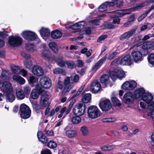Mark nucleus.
<instances>
[{
	"mask_svg": "<svg viewBox=\"0 0 154 154\" xmlns=\"http://www.w3.org/2000/svg\"><path fill=\"white\" fill-rule=\"evenodd\" d=\"M147 106V109L149 110H151L154 109V101L150 102L148 103Z\"/></svg>",
	"mask_w": 154,
	"mask_h": 154,
	"instance_id": "nucleus-56",
	"label": "nucleus"
},
{
	"mask_svg": "<svg viewBox=\"0 0 154 154\" xmlns=\"http://www.w3.org/2000/svg\"><path fill=\"white\" fill-rule=\"evenodd\" d=\"M16 96L17 97L19 100L23 99L25 95L23 91L21 89H18L16 91Z\"/></svg>",
	"mask_w": 154,
	"mask_h": 154,
	"instance_id": "nucleus-36",
	"label": "nucleus"
},
{
	"mask_svg": "<svg viewBox=\"0 0 154 154\" xmlns=\"http://www.w3.org/2000/svg\"><path fill=\"white\" fill-rule=\"evenodd\" d=\"M5 94L7 100L8 102H12L14 100L15 97L12 92L7 93Z\"/></svg>",
	"mask_w": 154,
	"mask_h": 154,
	"instance_id": "nucleus-37",
	"label": "nucleus"
},
{
	"mask_svg": "<svg viewBox=\"0 0 154 154\" xmlns=\"http://www.w3.org/2000/svg\"><path fill=\"white\" fill-rule=\"evenodd\" d=\"M40 82L41 86L45 88H48L51 85V80L47 76L41 77L40 78Z\"/></svg>",
	"mask_w": 154,
	"mask_h": 154,
	"instance_id": "nucleus-11",
	"label": "nucleus"
},
{
	"mask_svg": "<svg viewBox=\"0 0 154 154\" xmlns=\"http://www.w3.org/2000/svg\"><path fill=\"white\" fill-rule=\"evenodd\" d=\"M0 89L5 94L13 92V87L11 84L7 81L4 82L1 84V85L0 86Z\"/></svg>",
	"mask_w": 154,
	"mask_h": 154,
	"instance_id": "nucleus-8",
	"label": "nucleus"
},
{
	"mask_svg": "<svg viewBox=\"0 0 154 154\" xmlns=\"http://www.w3.org/2000/svg\"><path fill=\"white\" fill-rule=\"evenodd\" d=\"M112 101L114 104L119 106L121 105V103L119 102L118 99L116 97H113L112 98Z\"/></svg>",
	"mask_w": 154,
	"mask_h": 154,
	"instance_id": "nucleus-49",
	"label": "nucleus"
},
{
	"mask_svg": "<svg viewBox=\"0 0 154 154\" xmlns=\"http://www.w3.org/2000/svg\"><path fill=\"white\" fill-rule=\"evenodd\" d=\"M119 63L122 65L129 66L132 63L131 58L129 55H127L122 57L119 61Z\"/></svg>",
	"mask_w": 154,
	"mask_h": 154,
	"instance_id": "nucleus-19",
	"label": "nucleus"
},
{
	"mask_svg": "<svg viewBox=\"0 0 154 154\" xmlns=\"http://www.w3.org/2000/svg\"><path fill=\"white\" fill-rule=\"evenodd\" d=\"M68 68L72 69L75 67L74 63L72 61H66V64Z\"/></svg>",
	"mask_w": 154,
	"mask_h": 154,
	"instance_id": "nucleus-50",
	"label": "nucleus"
},
{
	"mask_svg": "<svg viewBox=\"0 0 154 154\" xmlns=\"http://www.w3.org/2000/svg\"><path fill=\"white\" fill-rule=\"evenodd\" d=\"M45 131V134L48 136H53L54 134V132L51 130H47L46 129Z\"/></svg>",
	"mask_w": 154,
	"mask_h": 154,
	"instance_id": "nucleus-61",
	"label": "nucleus"
},
{
	"mask_svg": "<svg viewBox=\"0 0 154 154\" xmlns=\"http://www.w3.org/2000/svg\"><path fill=\"white\" fill-rule=\"evenodd\" d=\"M55 61L57 64L61 67L64 66L66 64V61H65L62 58H57L55 59Z\"/></svg>",
	"mask_w": 154,
	"mask_h": 154,
	"instance_id": "nucleus-38",
	"label": "nucleus"
},
{
	"mask_svg": "<svg viewBox=\"0 0 154 154\" xmlns=\"http://www.w3.org/2000/svg\"><path fill=\"white\" fill-rule=\"evenodd\" d=\"M147 106V109L149 110H151L154 109V101L150 102L148 103Z\"/></svg>",
	"mask_w": 154,
	"mask_h": 154,
	"instance_id": "nucleus-58",
	"label": "nucleus"
},
{
	"mask_svg": "<svg viewBox=\"0 0 154 154\" xmlns=\"http://www.w3.org/2000/svg\"><path fill=\"white\" fill-rule=\"evenodd\" d=\"M10 73L9 71L5 69H2V72L0 77L3 80H9Z\"/></svg>",
	"mask_w": 154,
	"mask_h": 154,
	"instance_id": "nucleus-25",
	"label": "nucleus"
},
{
	"mask_svg": "<svg viewBox=\"0 0 154 154\" xmlns=\"http://www.w3.org/2000/svg\"><path fill=\"white\" fill-rule=\"evenodd\" d=\"M77 131L75 130H69L65 132L66 136L69 138L75 137L77 135Z\"/></svg>",
	"mask_w": 154,
	"mask_h": 154,
	"instance_id": "nucleus-32",
	"label": "nucleus"
},
{
	"mask_svg": "<svg viewBox=\"0 0 154 154\" xmlns=\"http://www.w3.org/2000/svg\"><path fill=\"white\" fill-rule=\"evenodd\" d=\"M51 37L54 39L60 38L62 36V33L60 31L56 29L52 31L51 33Z\"/></svg>",
	"mask_w": 154,
	"mask_h": 154,
	"instance_id": "nucleus-30",
	"label": "nucleus"
},
{
	"mask_svg": "<svg viewBox=\"0 0 154 154\" xmlns=\"http://www.w3.org/2000/svg\"><path fill=\"white\" fill-rule=\"evenodd\" d=\"M90 89L93 93H97L101 89L100 85L98 81L94 80L91 83Z\"/></svg>",
	"mask_w": 154,
	"mask_h": 154,
	"instance_id": "nucleus-14",
	"label": "nucleus"
},
{
	"mask_svg": "<svg viewBox=\"0 0 154 154\" xmlns=\"http://www.w3.org/2000/svg\"><path fill=\"white\" fill-rule=\"evenodd\" d=\"M110 75L108 74H103L100 77V82L105 86L108 85L110 82Z\"/></svg>",
	"mask_w": 154,
	"mask_h": 154,
	"instance_id": "nucleus-20",
	"label": "nucleus"
},
{
	"mask_svg": "<svg viewBox=\"0 0 154 154\" xmlns=\"http://www.w3.org/2000/svg\"><path fill=\"white\" fill-rule=\"evenodd\" d=\"M107 37L106 35H102L100 36L97 39V42H100L103 41Z\"/></svg>",
	"mask_w": 154,
	"mask_h": 154,
	"instance_id": "nucleus-63",
	"label": "nucleus"
},
{
	"mask_svg": "<svg viewBox=\"0 0 154 154\" xmlns=\"http://www.w3.org/2000/svg\"><path fill=\"white\" fill-rule=\"evenodd\" d=\"M147 106V109L149 110H151L154 109V101L150 102L148 103Z\"/></svg>",
	"mask_w": 154,
	"mask_h": 154,
	"instance_id": "nucleus-57",
	"label": "nucleus"
},
{
	"mask_svg": "<svg viewBox=\"0 0 154 154\" xmlns=\"http://www.w3.org/2000/svg\"><path fill=\"white\" fill-rule=\"evenodd\" d=\"M41 55L45 59L49 60L51 57V52L48 50H44L41 53Z\"/></svg>",
	"mask_w": 154,
	"mask_h": 154,
	"instance_id": "nucleus-31",
	"label": "nucleus"
},
{
	"mask_svg": "<svg viewBox=\"0 0 154 154\" xmlns=\"http://www.w3.org/2000/svg\"><path fill=\"white\" fill-rule=\"evenodd\" d=\"M72 79V77H67L64 80V84L65 85L63 91L64 94L67 91H69L72 87V84L70 82V80Z\"/></svg>",
	"mask_w": 154,
	"mask_h": 154,
	"instance_id": "nucleus-16",
	"label": "nucleus"
},
{
	"mask_svg": "<svg viewBox=\"0 0 154 154\" xmlns=\"http://www.w3.org/2000/svg\"><path fill=\"white\" fill-rule=\"evenodd\" d=\"M117 2V0H112L111 2H106L101 5L98 8V11L100 12H103L108 9V7L112 6Z\"/></svg>",
	"mask_w": 154,
	"mask_h": 154,
	"instance_id": "nucleus-12",
	"label": "nucleus"
},
{
	"mask_svg": "<svg viewBox=\"0 0 154 154\" xmlns=\"http://www.w3.org/2000/svg\"><path fill=\"white\" fill-rule=\"evenodd\" d=\"M21 35L24 39L29 41H32L38 38V36L35 32L29 30L24 31Z\"/></svg>",
	"mask_w": 154,
	"mask_h": 154,
	"instance_id": "nucleus-6",
	"label": "nucleus"
},
{
	"mask_svg": "<svg viewBox=\"0 0 154 154\" xmlns=\"http://www.w3.org/2000/svg\"><path fill=\"white\" fill-rule=\"evenodd\" d=\"M133 94L131 92L126 93L123 96V100L124 102L128 105L134 101Z\"/></svg>",
	"mask_w": 154,
	"mask_h": 154,
	"instance_id": "nucleus-17",
	"label": "nucleus"
},
{
	"mask_svg": "<svg viewBox=\"0 0 154 154\" xmlns=\"http://www.w3.org/2000/svg\"><path fill=\"white\" fill-rule=\"evenodd\" d=\"M110 77L113 81L117 78H122L124 77L125 73L122 69H115L114 71L110 72Z\"/></svg>",
	"mask_w": 154,
	"mask_h": 154,
	"instance_id": "nucleus-7",
	"label": "nucleus"
},
{
	"mask_svg": "<svg viewBox=\"0 0 154 154\" xmlns=\"http://www.w3.org/2000/svg\"><path fill=\"white\" fill-rule=\"evenodd\" d=\"M30 84L32 86H34L37 85L38 82V79L34 76H31L29 79Z\"/></svg>",
	"mask_w": 154,
	"mask_h": 154,
	"instance_id": "nucleus-33",
	"label": "nucleus"
},
{
	"mask_svg": "<svg viewBox=\"0 0 154 154\" xmlns=\"http://www.w3.org/2000/svg\"><path fill=\"white\" fill-rule=\"evenodd\" d=\"M40 34L45 40H47L50 38V31L47 28L42 27L39 30Z\"/></svg>",
	"mask_w": 154,
	"mask_h": 154,
	"instance_id": "nucleus-18",
	"label": "nucleus"
},
{
	"mask_svg": "<svg viewBox=\"0 0 154 154\" xmlns=\"http://www.w3.org/2000/svg\"><path fill=\"white\" fill-rule=\"evenodd\" d=\"M32 103L33 108L35 109L36 111H38L39 109V106L37 102L36 101H33L32 102Z\"/></svg>",
	"mask_w": 154,
	"mask_h": 154,
	"instance_id": "nucleus-53",
	"label": "nucleus"
},
{
	"mask_svg": "<svg viewBox=\"0 0 154 154\" xmlns=\"http://www.w3.org/2000/svg\"><path fill=\"white\" fill-rule=\"evenodd\" d=\"M47 146L50 148L54 149L57 147V144L53 141H50L48 143Z\"/></svg>",
	"mask_w": 154,
	"mask_h": 154,
	"instance_id": "nucleus-47",
	"label": "nucleus"
},
{
	"mask_svg": "<svg viewBox=\"0 0 154 154\" xmlns=\"http://www.w3.org/2000/svg\"><path fill=\"white\" fill-rule=\"evenodd\" d=\"M26 47V50L32 53L36 51L35 46L32 43H29L27 44Z\"/></svg>",
	"mask_w": 154,
	"mask_h": 154,
	"instance_id": "nucleus-35",
	"label": "nucleus"
},
{
	"mask_svg": "<svg viewBox=\"0 0 154 154\" xmlns=\"http://www.w3.org/2000/svg\"><path fill=\"white\" fill-rule=\"evenodd\" d=\"M77 23L80 30L83 29L86 24V23L84 21H81Z\"/></svg>",
	"mask_w": 154,
	"mask_h": 154,
	"instance_id": "nucleus-54",
	"label": "nucleus"
},
{
	"mask_svg": "<svg viewBox=\"0 0 154 154\" xmlns=\"http://www.w3.org/2000/svg\"><path fill=\"white\" fill-rule=\"evenodd\" d=\"M70 28L73 30H75L74 31H72V32H78L80 30L79 28L77 23H75L74 25L71 26Z\"/></svg>",
	"mask_w": 154,
	"mask_h": 154,
	"instance_id": "nucleus-52",
	"label": "nucleus"
},
{
	"mask_svg": "<svg viewBox=\"0 0 154 154\" xmlns=\"http://www.w3.org/2000/svg\"><path fill=\"white\" fill-rule=\"evenodd\" d=\"M149 62L151 64L154 65V53L150 54L147 57Z\"/></svg>",
	"mask_w": 154,
	"mask_h": 154,
	"instance_id": "nucleus-46",
	"label": "nucleus"
},
{
	"mask_svg": "<svg viewBox=\"0 0 154 154\" xmlns=\"http://www.w3.org/2000/svg\"><path fill=\"white\" fill-rule=\"evenodd\" d=\"M91 99V94L90 93L86 94L83 95L82 100L83 102L88 103L89 102Z\"/></svg>",
	"mask_w": 154,
	"mask_h": 154,
	"instance_id": "nucleus-34",
	"label": "nucleus"
},
{
	"mask_svg": "<svg viewBox=\"0 0 154 154\" xmlns=\"http://www.w3.org/2000/svg\"><path fill=\"white\" fill-rule=\"evenodd\" d=\"M116 120V119L114 117L106 118L103 119L102 120L103 122H113Z\"/></svg>",
	"mask_w": 154,
	"mask_h": 154,
	"instance_id": "nucleus-48",
	"label": "nucleus"
},
{
	"mask_svg": "<svg viewBox=\"0 0 154 154\" xmlns=\"http://www.w3.org/2000/svg\"><path fill=\"white\" fill-rule=\"evenodd\" d=\"M106 56L103 57L100 60L93 66L92 69V70L96 72L103 64V62L106 60Z\"/></svg>",
	"mask_w": 154,
	"mask_h": 154,
	"instance_id": "nucleus-27",
	"label": "nucleus"
},
{
	"mask_svg": "<svg viewBox=\"0 0 154 154\" xmlns=\"http://www.w3.org/2000/svg\"><path fill=\"white\" fill-rule=\"evenodd\" d=\"M13 79L21 85L24 84L25 83V80L23 77L17 75H14L13 76Z\"/></svg>",
	"mask_w": 154,
	"mask_h": 154,
	"instance_id": "nucleus-29",
	"label": "nucleus"
},
{
	"mask_svg": "<svg viewBox=\"0 0 154 154\" xmlns=\"http://www.w3.org/2000/svg\"><path fill=\"white\" fill-rule=\"evenodd\" d=\"M32 72L34 74L38 76H42L44 74V71L42 68L38 65H36L33 66Z\"/></svg>",
	"mask_w": 154,
	"mask_h": 154,
	"instance_id": "nucleus-21",
	"label": "nucleus"
},
{
	"mask_svg": "<svg viewBox=\"0 0 154 154\" xmlns=\"http://www.w3.org/2000/svg\"><path fill=\"white\" fill-rule=\"evenodd\" d=\"M88 117L92 119H95L100 117L102 113L96 106H93L89 107L88 109Z\"/></svg>",
	"mask_w": 154,
	"mask_h": 154,
	"instance_id": "nucleus-2",
	"label": "nucleus"
},
{
	"mask_svg": "<svg viewBox=\"0 0 154 154\" xmlns=\"http://www.w3.org/2000/svg\"><path fill=\"white\" fill-rule=\"evenodd\" d=\"M136 30V28H133L129 31L125 32L120 36V40H123L126 39H128L135 34Z\"/></svg>",
	"mask_w": 154,
	"mask_h": 154,
	"instance_id": "nucleus-15",
	"label": "nucleus"
},
{
	"mask_svg": "<svg viewBox=\"0 0 154 154\" xmlns=\"http://www.w3.org/2000/svg\"><path fill=\"white\" fill-rule=\"evenodd\" d=\"M22 39L19 36H10L9 38V44L14 47L20 45L22 42Z\"/></svg>",
	"mask_w": 154,
	"mask_h": 154,
	"instance_id": "nucleus-9",
	"label": "nucleus"
},
{
	"mask_svg": "<svg viewBox=\"0 0 154 154\" xmlns=\"http://www.w3.org/2000/svg\"><path fill=\"white\" fill-rule=\"evenodd\" d=\"M31 90V89L29 86L26 85L23 88L24 91L26 94H28L30 93Z\"/></svg>",
	"mask_w": 154,
	"mask_h": 154,
	"instance_id": "nucleus-60",
	"label": "nucleus"
},
{
	"mask_svg": "<svg viewBox=\"0 0 154 154\" xmlns=\"http://www.w3.org/2000/svg\"><path fill=\"white\" fill-rule=\"evenodd\" d=\"M25 66L27 68L30 69L32 67V62L30 60H26L24 62Z\"/></svg>",
	"mask_w": 154,
	"mask_h": 154,
	"instance_id": "nucleus-44",
	"label": "nucleus"
},
{
	"mask_svg": "<svg viewBox=\"0 0 154 154\" xmlns=\"http://www.w3.org/2000/svg\"><path fill=\"white\" fill-rule=\"evenodd\" d=\"M80 130L82 132V134L83 136H86L88 134V130L87 127L85 126H83L81 127Z\"/></svg>",
	"mask_w": 154,
	"mask_h": 154,
	"instance_id": "nucleus-43",
	"label": "nucleus"
},
{
	"mask_svg": "<svg viewBox=\"0 0 154 154\" xmlns=\"http://www.w3.org/2000/svg\"><path fill=\"white\" fill-rule=\"evenodd\" d=\"M148 14L149 13L147 11H146V12L143 14L138 18V21H141L147 16Z\"/></svg>",
	"mask_w": 154,
	"mask_h": 154,
	"instance_id": "nucleus-59",
	"label": "nucleus"
},
{
	"mask_svg": "<svg viewBox=\"0 0 154 154\" xmlns=\"http://www.w3.org/2000/svg\"><path fill=\"white\" fill-rule=\"evenodd\" d=\"M53 72L55 74H62L63 75L66 74V72L65 70L62 69H60V68H55L53 70Z\"/></svg>",
	"mask_w": 154,
	"mask_h": 154,
	"instance_id": "nucleus-41",
	"label": "nucleus"
},
{
	"mask_svg": "<svg viewBox=\"0 0 154 154\" xmlns=\"http://www.w3.org/2000/svg\"><path fill=\"white\" fill-rule=\"evenodd\" d=\"M131 55L132 59L135 62L141 60L142 54L140 52L138 51H133L131 54Z\"/></svg>",
	"mask_w": 154,
	"mask_h": 154,
	"instance_id": "nucleus-24",
	"label": "nucleus"
},
{
	"mask_svg": "<svg viewBox=\"0 0 154 154\" xmlns=\"http://www.w3.org/2000/svg\"><path fill=\"white\" fill-rule=\"evenodd\" d=\"M146 2H144L143 3H140L136 5V6L133 8L125 9L122 10L117 11H113L111 12H110L111 13H113L116 12L119 14L117 16L118 17H121L127 14H130L131 13L129 12H126L127 11H135V10L137 9H140L142 7H143L144 5H146Z\"/></svg>",
	"mask_w": 154,
	"mask_h": 154,
	"instance_id": "nucleus-1",
	"label": "nucleus"
},
{
	"mask_svg": "<svg viewBox=\"0 0 154 154\" xmlns=\"http://www.w3.org/2000/svg\"><path fill=\"white\" fill-rule=\"evenodd\" d=\"M41 154H52L50 150L49 149H46L42 151Z\"/></svg>",
	"mask_w": 154,
	"mask_h": 154,
	"instance_id": "nucleus-64",
	"label": "nucleus"
},
{
	"mask_svg": "<svg viewBox=\"0 0 154 154\" xmlns=\"http://www.w3.org/2000/svg\"><path fill=\"white\" fill-rule=\"evenodd\" d=\"M20 116L23 119L29 118L31 115V111L28 106L24 104H22L20 106Z\"/></svg>",
	"mask_w": 154,
	"mask_h": 154,
	"instance_id": "nucleus-4",
	"label": "nucleus"
},
{
	"mask_svg": "<svg viewBox=\"0 0 154 154\" xmlns=\"http://www.w3.org/2000/svg\"><path fill=\"white\" fill-rule=\"evenodd\" d=\"M99 105L101 110L105 112L110 110L112 106L110 101L106 99H101L99 102Z\"/></svg>",
	"mask_w": 154,
	"mask_h": 154,
	"instance_id": "nucleus-5",
	"label": "nucleus"
},
{
	"mask_svg": "<svg viewBox=\"0 0 154 154\" xmlns=\"http://www.w3.org/2000/svg\"><path fill=\"white\" fill-rule=\"evenodd\" d=\"M49 47L55 53L58 52V48L56 44L54 42H51L49 44Z\"/></svg>",
	"mask_w": 154,
	"mask_h": 154,
	"instance_id": "nucleus-40",
	"label": "nucleus"
},
{
	"mask_svg": "<svg viewBox=\"0 0 154 154\" xmlns=\"http://www.w3.org/2000/svg\"><path fill=\"white\" fill-rule=\"evenodd\" d=\"M99 20L98 19H96L89 21V24L91 26L97 25H99Z\"/></svg>",
	"mask_w": 154,
	"mask_h": 154,
	"instance_id": "nucleus-51",
	"label": "nucleus"
},
{
	"mask_svg": "<svg viewBox=\"0 0 154 154\" xmlns=\"http://www.w3.org/2000/svg\"><path fill=\"white\" fill-rule=\"evenodd\" d=\"M11 69L13 72L16 74H19L21 72L20 67L17 66L13 65L11 66Z\"/></svg>",
	"mask_w": 154,
	"mask_h": 154,
	"instance_id": "nucleus-42",
	"label": "nucleus"
},
{
	"mask_svg": "<svg viewBox=\"0 0 154 154\" xmlns=\"http://www.w3.org/2000/svg\"><path fill=\"white\" fill-rule=\"evenodd\" d=\"M117 54V53L116 52H111L106 54L104 57L106 56V59L108 58L109 60H111L114 58Z\"/></svg>",
	"mask_w": 154,
	"mask_h": 154,
	"instance_id": "nucleus-45",
	"label": "nucleus"
},
{
	"mask_svg": "<svg viewBox=\"0 0 154 154\" xmlns=\"http://www.w3.org/2000/svg\"><path fill=\"white\" fill-rule=\"evenodd\" d=\"M39 140L43 144L46 143L48 141L47 138L41 131H39L37 134Z\"/></svg>",
	"mask_w": 154,
	"mask_h": 154,
	"instance_id": "nucleus-28",
	"label": "nucleus"
},
{
	"mask_svg": "<svg viewBox=\"0 0 154 154\" xmlns=\"http://www.w3.org/2000/svg\"><path fill=\"white\" fill-rule=\"evenodd\" d=\"M86 109L85 104L79 103L76 104L72 109L74 115L77 116H82L84 114Z\"/></svg>",
	"mask_w": 154,
	"mask_h": 154,
	"instance_id": "nucleus-3",
	"label": "nucleus"
},
{
	"mask_svg": "<svg viewBox=\"0 0 154 154\" xmlns=\"http://www.w3.org/2000/svg\"><path fill=\"white\" fill-rule=\"evenodd\" d=\"M49 99V96L46 93L42 95L40 101L41 105L43 107H45L48 104Z\"/></svg>",
	"mask_w": 154,
	"mask_h": 154,
	"instance_id": "nucleus-23",
	"label": "nucleus"
},
{
	"mask_svg": "<svg viewBox=\"0 0 154 154\" xmlns=\"http://www.w3.org/2000/svg\"><path fill=\"white\" fill-rule=\"evenodd\" d=\"M79 116H76L73 117L71 119L72 123L75 125L80 123L81 121V119Z\"/></svg>",
	"mask_w": 154,
	"mask_h": 154,
	"instance_id": "nucleus-39",
	"label": "nucleus"
},
{
	"mask_svg": "<svg viewBox=\"0 0 154 154\" xmlns=\"http://www.w3.org/2000/svg\"><path fill=\"white\" fill-rule=\"evenodd\" d=\"M145 93V91L143 88H140L137 89L134 92V97L136 99L141 98L143 94Z\"/></svg>",
	"mask_w": 154,
	"mask_h": 154,
	"instance_id": "nucleus-26",
	"label": "nucleus"
},
{
	"mask_svg": "<svg viewBox=\"0 0 154 154\" xmlns=\"http://www.w3.org/2000/svg\"><path fill=\"white\" fill-rule=\"evenodd\" d=\"M147 103L141 100L139 103V105L140 107L142 109H144L146 106V104Z\"/></svg>",
	"mask_w": 154,
	"mask_h": 154,
	"instance_id": "nucleus-62",
	"label": "nucleus"
},
{
	"mask_svg": "<svg viewBox=\"0 0 154 154\" xmlns=\"http://www.w3.org/2000/svg\"><path fill=\"white\" fill-rule=\"evenodd\" d=\"M154 48V42H148L144 43L142 46L143 54L144 55H146L149 52L148 49H151Z\"/></svg>",
	"mask_w": 154,
	"mask_h": 154,
	"instance_id": "nucleus-13",
	"label": "nucleus"
},
{
	"mask_svg": "<svg viewBox=\"0 0 154 154\" xmlns=\"http://www.w3.org/2000/svg\"><path fill=\"white\" fill-rule=\"evenodd\" d=\"M153 99V95L150 93L148 92L145 93L141 98L142 100L144 101L147 103H149L151 102Z\"/></svg>",
	"mask_w": 154,
	"mask_h": 154,
	"instance_id": "nucleus-22",
	"label": "nucleus"
},
{
	"mask_svg": "<svg viewBox=\"0 0 154 154\" xmlns=\"http://www.w3.org/2000/svg\"><path fill=\"white\" fill-rule=\"evenodd\" d=\"M31 96L32 99H35L38 98L39 95L36 92H34V91L32 90Z\"/></svg>",
	"mask_w": 154,
	"mask_h": 154,
	"instance_id": "nucleus-55",
	"label": "nucleus"
},
{
	"mask_svg": "<svg viewBox=\"0 0 154 154\" xmlns=\"http://www.w3.org/2000/svg\"><path fill=\"white\" fill-rule=\"evenodd\" d=\"M137 85V83L134 81H127L124 82L121 87L125 90H130L135 88Z\"/></svg>",
	"mask_w": 154,
	"mask_h": 154,
	"instance_id": "nucleus-10",
	"label": "nucleus"
}]
</instances>
